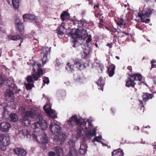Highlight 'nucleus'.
Segmentation results:
<instances>
[{"label": "nucleus", "instance_id": "nucleus-8", "mask_svg": "<svg viewBox=\"0 0 156 156\" xmlns=\"http://www.w3.org/2000/svg\"><path fill=\"white\" fill-rule=\"evenodd\" d=\"M88 47L83 48L84 50L81 54V57L84 59H88L90 56V53L91 49V46L89 44H87Z\"/></svg>", "mask_w": 156, "mask_h": 156}, {"label": "nucleus", "instance_id": "nucleus-23", "mask_svg": "<svg viewBox=\"0 0 156 156\" xmlns=\"http://www.w3.org/2000/svg\"><path fill=\"white\" fill-rule=\"evenodd\" d=\"M64 24V23H62L61 24V25L58 27L56 30L58 31V34L61 35L64 34L63 31L65 29V27L63 25Z\"/></svg>", "mask_w": 156, "mask_h": 156}, {"label": "nucleus", "instance_id": "nucleus-35", "mask_svg": "<svg viewBox=\"0 0 156 156\" xmlns=\"http://www.w3.org/2000/svg\"><path fill=\"white\" fill-rule=\"evenodd\" d=\"M115 66L111 67L108 70V73L110 77H112L114 73Z\"/></svg>", "mask_w": 156, "mask_h": 156}, {"label": "nucleus", "instance_id": "nucleus-36", "mask_svg": "<svg viewBox=\"0 0 156 156\" xmlns=\"http://www.w3.org/2000/svg\"><path fill=\"white\" fill-rule=\"evenodd\" d=\"M20 134L21 135H23L24 137H28L29 135L30 136L28 131L26 129L22 130L20 132Z\"/></svg>", "mask_w": 156, "mask_h": 156}, {"label": "nucleus", "instance_id": "nucleus-22", "mask_svg": "<svg viewBox=\"0 0 156 156\" xmlns=\"http://www.w3.org/2000/svg\"><path fill=\"white\" fill-rule=\"evenodd\" d=\"M23 18L24 19H27L32 20H36L38 19L37 17L35 16L34 15L28 14H26L23 15Z\"/></svg>", "mask_w": 156, "mask_h": 156}, {"label": "nucleus", "instance_id": "nucleus-1", "mask_svg": "<svg viewBox=\"0 0 156 156\" xmlns=\"http://www.w3.org/2000/svg\"><path fill=\"white\" fill-rule=\"evenodd\" d=\"M73 23L74 26L77 27L76 30L72 29L70 31L67 35L71 36L74 39L73 42L74 44L73 47H76V44L77 38L81 39L83 38L82 36L83 33H87L86 28H87V23L86 22L82 21L74 20L73 21Z\"/></svg>", "mask_w": 156, "mask_h": 156}, {"label": "nucleus", "instance_id": "nucleus-44", "mask_svg": "<svg viewBox=\"0 0 156 156\" xmlns=\"http://www.w3.org/2000/svg\"><path fill=\"white\" fill-rule=\"evenodd\" d=\"M107 29L108 30L113 33H115L117 31V29L113 27L107 28Z\"/></svg>", "mask_w": 156, "mask_h": 156}, {"label": "nucleus", "instance_id": "nucleus-48", "mask_svg": "<svg viewBox=\"0 0 156 156\" xmlns=\"http://www.w3.org/2000/svg\"><path fill=\"white\" fill-rule=\"evenodd\" d=\"M67 65L69 67V68L71 70V71L73 70H74V66H75L74 65V64L73 65H71L70 63L68 62L67 63Z\"/></svg>", "mask_w": 156, "mask_h": 156}, {"label": "nucleus", "instance_id": "nucleus-58", "mask_svg": "<svg viewBox=\"0 0 156 156\" xmlns=\"http://www.w3.org/2000/svg\"><path fill=\"white\" fill-rule=\"evenodd\" d=\"M106 46L109 47L110 48H111L112 47V45L110 44H106Z\"/></svg>", "mask_w": 156, "mask_h": 156}, {"label": "nucleus", "instance_id": "nucleus-19", "mask_svg": "<svg viewBox=\"0 0 156 156\" xmlns=\"http://www.w3.org/2000/svg\"><path fill=\"white\" fill-rule=\"evenodd\" d=\"M154 97V95L152 94H150L148 93H144L142 97L143 101L146 102L150 99H152Z\"/></svg>", "mask_w": 156, "mask_h": 156}, {"label": "nucleus", "instance_id": "nucleus-5", "mask_svg": "<svg viewBox=\"0 0 156 156\" xmlns=\"http://www.w3.org/2000/svg\"><path fill=\"white\" fill-rule=\"evenodd\" d=\"M49 128L51 133L56 136L58 135L61 129V127L59 125L53 122L51 123Z\"/></svg>", "mask_w": 156, "mask_h": 156}, {"label": "nucleus", "instance_id": "nucleus-11", "mask_svg": "<svg viewBox=\"0 0 156 156\" xmlns=\"http://www.w3.org/2000/svg\"><path fill=\"white\" fill-rule=\"evenodd\" d=\"M74 65L77 68H80L83 65V68H86V66H88V62L86 61L84 63L83 61L81 59H76L74 61Z\"/></svg>", "mask_w": 156, "mask_h": 156}, {"label": "nucleus", "instance_id": "nucleus-53", "mask_svg": "<svg viewBox=\"0 0 156 156\" xmlns=\"http://www.w3.org/2000/svg\"><path fill=\"white\" fill-rule=\"evenodd\" d=\"M140 105H141V108H144V105L143 104V101H140Z\"/></svg>", "mask_w": 156, "mask_h": 156}, {"label": "nucleus", "instance_id": "nucleus-64", "mask_svg": "<svg viewBox=\"0 0 156 156\" xmlns=\"http://www.w3.org/2000/svg\"><path fill=\"white\" fill-rule=\"evenodd\" d=\"M11 85L12 86V87L14 88H15V87H16V85L15 84H11Z\"/></svg>", "mask_w": 156, "mask_h": 156}, {"label": "nucleus", "instance_id": "nucleus-41", "mask_svg": "<svg viewBox=\"0 0 156 156\" xmlns=\"http://www.w3.org/2000/svg\"><path fill=\"white\" fill-rule=\"evenodd\" d=\"M27 81L29 83H33L34 80L32 75L28 76L26 78Z\"/></svg>", "mask_w": 156, "mask_h": 156}, {"label": "nucleus", "instance_id": "nucleus-3", "mask_svg": "<svg viewBox=\"0 0 156 156\" xmlns=\"http://www.w3.org/2000/svg\"><path fill=\"white\" fill-rule=\"evenodd\" d=\"M10 143L9 137H7L5 135L0 133V148L3 151L6 149V147Z\"/></svg>", "mask_w": 156, "mask_h": 156}, {"label": "nucleus", "instance_id": "nucleus-51", "mask_svg": "<svg viewBox=\"0 0 156 156\" xmlns=\"http://www.w3.org/2000/svg\"><path fill=\"white\" fill-rule=\"evenodd\" d=\"M50 115L51 117L53 119H54L57 118V115L55 114H54L52 112H51Z\"/></svg>", "mask_w": 156, "mask_h": 156}, {"label": "nucleus", "instance_id": "nucleus-47", "mask_svg": "<svg viewBox=\"0 0 156 156\" xmlns=\"http://www.w3.org/2000/svg\"><path fill=\"white\" fill-rule=\"evenodd\" d=\"M15 24L17 26L23 24L22 22L19 19H16L15 21Z\"/></svg>", "mask_w": 156, "mask_h": 156}, {"label": "nucleus", "instance_id": "nucleus-15", "mask_svg": "<svg viewBox=\"0 0 156 156\" xmlns=\"http://www.w3.org/2000/svg\"><path fill=\"white\" fill-rule=\"evenodd\" d=\"M11 127V125L8 122H3L0 124V129L2 132H7Z\"/></svg>", "mask_w": 156, "mask_h": 156}, {"label": "nucleus", "instance_id": "nucleus-25", "mask_svg": "<svg viewBox=\"0 0 156 156\" xmlns=\"http://www.w3.org/2000/svg\"><path fill=\"white\" fill-rule=\"evenodd\" d=\"M87 152V148L86 145L84 144H81L79 152L81 154H84Z\"/></svg>", "mask_w": 156, "mask_h": 156}, {"label": "nucleus", "instance_id": "nucleus-60", "mask_svg": "<svg viewBox=\"0 0 156 156\" xmlns=\"http://www.w3.org/2000/svg\"><path fill=\"white\" fill-rule=\"evenodd\" d=\"M121 32L123 34H126V35H129V33H126V32L125 31H122Z\"/></svg>", "mask_w": 156, "mask_h": 156}, {"label": "nucleus", "instance_id": "nucleus-46", "mask_svg": "<svg viewBox=\"0 0 156 156\" xmlns=\"http://www.w3.org/2000/svg\"><path fill=\"white\" fill-rule=\"evenodd\" d=\"M43 81L44 83H47V84H48L50 82L49 78L47 77H45L44 78Z\"/></svg>", "mask_w": 156, "mask_h": 156}, {"label": "nucleus", "instance_id": "nucleus-59", "mask_svg": "<svg viewBox=\"0 0 156 156\" xmlns=\"http://www.w3.org/2000/svg\"><path fill=\"white\" fill-rule=\"evenodd\" d=\"M156 61L155 60H152L151 61V64H154V63H156Z\"/></svg>", "mask_w": 156, "mask_h": 156}, {"label": "nucleus", "instance_id": "nucleus-26", "mask_svg": "<svg viewBox=\"0 0 156 156\" xmlns=\"http://www.w3.org/2000/svg\"><path fill=\"white\" fill-rule=\"evenodd\" d=\"M55 150L57 154V156H63V149L60 147H56Z\"/></svg>", "mask_w": 156, "mask_h": 156}, {"label": "nucleus", "instance_id": "nucleus-29", "mask_svg": "<svg viewBox=\"0 0 156 156\" xmlns=\"http://www.w3.org/2000/svg\"><path fill=\"white\" fill-rule=\"evenodd\" d=\"M8 37L9 39L13 41H18L22 38L20 36L18 35H10L8 36Z\"/></svg>", "mask_w": 156, "mask_h": 156}, {"label": "nucleus", "instance_id": "nucleus-31", "mask_svg": "<svg viewBox=\"0 0 156 156\" xmlns=\"http://www.w3.org/2000/svg\"><path fill=\"white\" fill-rule=\"evenodd\" d=\"M78 153L76 150L73 148V149L71 150L69 154H67L66 156H77Z\"/></svg>", "mask_w": 156, "mask_h": 156}, {"label": "nucleus", "instance_id": "nucleus-30", "mask_svg": "<svg viewBox=\"0 0 156 156\" xmlns=\"http://www.w3.org/2000/svg\"><path fill=\"white\" fill-rule=\"evenodd\" d=\"M9 119L13 122L17 121L18 119V116L16 114H11L9 117Z\"/></svg>", "mask_w": 156, "mask_h": 156}, {"label": "nucleus", "instance_id": "nucleus-14", "mask_svg": "<svg viewBox=\"0 0 156 156\" xmlns=\"http://www.w3.org/2000/svg\"><path fill=\"white\" fill-rule=\"evenodd\" d=\"M6 74H4L5 75L3 74V73L1 75V76L0 77V86H1L3 83L4 81H7V84L6 85L9 86H10V85L9 83L8 84V82H10V81L8 80V73H7L6 71H5Z\"/></svg>", "mask_w": 156, "mask_h": 156}, {"label": "nucleus", "instance_id": "nucleus-57", "mask_svg": "<svg viewBox=\"0 0 156 156\" xmlns=\"http://www.w3.org/2000/svg\"><path fill=\"white\" fill-rule=\"evenodd\" d=\"M151 64V69L152 68H156V64Z\"/></svg>", "mask_w": 156, "mask_h": 156}, {"label": "nucleus", "instance_id": "nucleus-40", "mask_svg": "<svg viewBox=\"0 0 156 156\" xmlns=\"http://www.w3.org/2000/svg\"><path fill=\"white\" fill-rule=\"evenodd\" d=\"M102 138V136H98L95 137L93 140H92V142L94 143L95 141L98 142H101L100 141V140Z\"/></svg>", "mask_w": 156, "mask_h": 156}, {"label": "nucleus", "instance_id": "nucleus-38", "mask_svg": "<svg viewBox=\"0 0 156 156\" xmlns=\"http://www.w3.org/2000/svg\"><path fill=\"white\" fill-rule=\"evenodd\" d=\"M96 133V130L95 129H90L88 131L87 134L91 136H95Z\"/></svg>", "mask_w": 156, "mask_h": 156}, {"label": "nucleus", "instance_id": "nucleus-28", "mask_svg": "<svg viewBox=\"0 0 156 156\" xmlns=\"http://www.w3.org/2000/svg\"><path fill=\"white\" fill-rule=\"evenodd\" d=\"M21 122L23 125H24L25 126H28L30 125L31 121L28 118H23L21 121Z\"/></svg>", "mask_w": 156, "mask_h": 156}, {"label": "nucleus", "instance_id": "nucleus-56", "mask_svg": "<svg viewBox=\"0 0 156 156\" xmlns=\"http://www.w3.org/2000/svg\"><path fill=\"white\" fill-rule=\"evenodd\" d=\"M111 110L112 111V113L113 114L115 112V110L114 108H112L111 109Z\"/></svg>", "mask_w": 156, "mask_h": 156}, {"label": "nucleus", "instance_id": "nucleus-52", "mask_svg": "<svg viewBox=\"0 0 156 156\" xmlns=\"http://www.w3.org/2000/svg\"><path fill=\"white\" fill-rule=\"evenodd\" d=\"M5 110V108L2 106V104H0V110L4 111Z\"/></svg>", "mask_w": 156, "mask_h": 156}, {"label": "nucleus", "instance_id": "nucleus-6", "mask_svg": "<svg viewBox=\"0 0 156 156\" xmlns=\"http://www.w3.org/2000/svg\"><path fill=\"white\" fill-rule=\"evenodd\" d=\"M34 133L33 137L38 143L46 144L48 142V137H47L46 135L37 136L35 135V132Z\"/></svg>", "mask_w": 156, "mask_h": 156}, {"label": "nucleus", "instance_id": "nucleus-13", "mask_svg": "<svg viewBox=\"0 0 156 156\" xmlns=\"http://www.w3.org/2000/svg\"><path fill=\"white\" fill-rule=\"evenodd\" d=\"M66 138V133H63L58 136L57 138L55 140V142L58 144L62 145L65 142Z\"/></svg>", "mask_w": 156, "mask_h": 156}, {"label": "nucleus", "instance_id": "nucleus-7", "mask_svg": "<svg viewBox=\"0 0 156 156\" xmlns=\"http://www.w3.org/2000/svg\"><path fill=\"white\" fill-rule=\"evenodd\" d=\"M14 94L11 90L7 89L5 94V100L9 102H12L14 101Z\"/></svg>", "mask_w": 156, "mask_h": 156}, {"label": "nucleus", "instance_id": "nucleus-43", "mask_svg": "<svg viewBox=\"0 0 156 156\" xmlns=\"http://www.w3.org/2000/svg\"><path fill=\"white\" fill-rule=\"evenodd\" d=\"M123 19L122 18H120L118 21L116 23L118 26H121L123 24Z\"/></svg>", "mask_w": 156, "mask_h": 156}, {"label": "nucleus", "instance_id": "nucleus-24", "mask_svg": "<svg viewBox=\"0 0 156 156\" xmlns=\"http://www.w3.org/2000/svg\"><path fill=\"white\" fill-rule=\"evenodd\" d=\"M61 18L62 20L64 21L68 19L69 17V13L66 11H64L61 15Z\"/></svg>", "mask_w": 156, "mask_h": 156}, {"label": "nucleus", "instance_id": "nucleus-18", "mask_svg": "<svg viewBox=\"0 0 156 156\" xmlns=\"http://www.w3.org/2000/svg\"><path fill=\"white\" fill-rule=\"evenodd\" d=\"M96 83L98 86V89L103 91V87L105 85V83L102 77H100L96 82Z\"/></svg>", "mask_w": 156, "mask_h": 156}, {"label": "nucleus", "instance_id": "nucleus-27", "mask_svg": "<svg viewBox=\"0 0 156 156\" xmlns=\"http://www.w3.org/2000/svg\"><path fill=\"white\" fill-rule=\"evenodd\" d=\"M120 154H123V151L120 148H119L117 150H114L112 153V156H114L115 155H119Z\"/></svg>", "mask_w": 156, "mask_h": 156}, {"label": "nucleus", "instance_id": "nucleus-55", "mask_svg": "<svg viewBox=\"0 0 156 156\" xmlns=\"http://www.w3.org/2000/svg\"><path fill=\"white\" fill-rule=\"evenodd\" d=\"M88 123L89 127H90V128H91L93 127V125L92 124L91 122H88Z\"/></svg>", "mask_w": 156, "mask_h": 156}, {"label": "nucleus", "instance_id": "nucleus-54", "mask_svg": "<svg viewBox=\"0 0 156 156\" xmlns=\"http://www.w3.org/2000/svg\"><path fill=\"white\" fill-rule=\"evenodd\" d=\"M127 69H128L130 72H131L132 70V67L130 66H128L127 67Z\"/></svg>", "mask_w": 156, "mask_h": 156}, {"label": "nucleus", "instance_id": "nucleus-17", "mask_svg": "<svg viewBox=\"0 0 156 156\" xmlns=\"http://www.w3.org/2000/svg\"><path fill=\"white\" fill-rule=\"evenodd\" d=\"M134 81L135 80L133 79V78H131V76H129L126 80V86L128 87H131L134 88L136 84V83Z\"/></svg>", "mask_w": 156, "mask_h": 156}, {"label": "nucleus", "instance_id": "nucleus-32", "mask_svg": "<svg viewBox=\"0 0 156 156\" xmlns=\"http://www.w3.org/2000/svg\"><path fill=\"white\" fill-rule=\"evenodd\" d=\"M84 34H85V35L87 36V40L86 41V43L84 44L85 47H88L87 44H89L90 46L91 45L89 44V43L92 40L91 36L90 34H87V33L86 34L83 33Z\"/></svg>", "mask_w": 156, "mask_h": 156}, {"label": "nucleus", "instance_id": "nucleus-21", "mask_svg": "<svg viewBox=\"0 0 156 156\" xmlns=\"http://www.w3.org/2000/svg\"><path fill=\"white\" fill-rule=\"evenodd\" d=\"M8 3L10 5L12 4L13 7L16 9H17L19 6V0H6Z\"/></svg>", "mask_w": 156, "mask_h": 156}, {"label": "nucleus", "instance_id": "nucleus-9", "mask_svg": "<svg viewBox=\"0 0 156 156\" xmlns=\"http://www.w3.org/2000/svg\"><path fill=\"white\" fill-rule=\"evenodd\" d=\"M38 67H39L38 66ZM33 73H32V75L33 76V80L35 81L38 80L39 78L43 74V71L42 69L40 67H39L37 72L35 69H33Z\"/></svg>", "mask_w": 156, "mask_h": 156}, {"label": "nucleus", "instance_id": "nucleus-20", "mask_svg": "<svg viewBox=\"0 0 156 156\" xmlns=\"http://www.w3.org/2000/svg\"><path fill=\"white\" fill-rule=\"evenodd\" d=\"M128 75L129 76H131V78H132L135 81H141L142 80V76L140 74L134 73L129 74V73H128Z\"/></svg>", "mask_w": 156, "mask_h": 156}, {"label": "nucleus", "instance_id": "nucleus-33", "mask_svg": "<svg viewBox=\"0 0 156 156\" xmlns=\"http://www.w3.org/2000/svg\"><path fill=\"white\" fill-rule=\"evenodd\" d=\"M17 29L21 34H24V26L23 24L17 26Z\"/></svg>", "mask_w": 156, "mask_h": 156}, {"label": "nucleus", "instance_id": "nucleus-4", "mask_svg": "<svg viewBox=\"0 0 156 156\" xmlns=\"http://www.w3.org/2000/svg\"><path fill=\"white\" fill-rule=\"evenodd\" d=\"M40 118H39V120L35 122L33 126L34 129L36 128L41 129L42 130H45L46 129L48 126V124L46 121L44 120L40 119Z\"/></svg>", "mask_w": 156, "mask_h": 156}, {"label": "nucleus", "instance_id": "nucleus-2", "mask_svg": "<svg viewBox=\"0 0 156 156\" xmlns=\"http://www.w3.org/2000/svg\"><path fill=\"white\" fill-rule=\"evenodd\" d=\"M86 122L82 119H78L76 115H73L70 118L68 122V124L70 125L69 127H73L75 125H77V130L78 131V133H81L84 129H87V128L85 127Z\"/></svg>", "mask_w": 156, "mask_h": 156}, {"label": "nucleus", "instance_id": "nucleus-49", "mask_svg": "<svg viewBox=\"0 0 156 156\" xmlns=\"http://www.w3.org/2000/svg\"><path fill=\"white\" fill-rule=\"evenodd\" d=\"M150 21V19L148 18H147L145 20V19H142L141 20V22L142 23H149Z\"/></svg>", "mask_w": 156, "mask_h": 156}, {"label": "nucleus", "instance_id": "nucleus-34", "mask_svg": "<svg viewBox=\"0 0 156 156\" xmlns=\"http://www.w3.org/2000/svg\"><path fill=\"white\" fill-rule=\"evenodd\" d=\"M48 51L45 50V54H44L43 55V57L42 58V61L43 62V64H45V63L48 61L47 58V55L48 54Z\"/></svg>", "mask_w": 156, "mask_h": 156}, {"label": "nucleus", "instance_id": "nucleus-42", "mask_svg": "<svg viewBox=\"0 0 156 156\" xmlns=\"http://www.w3.org/2000/svg\"><path fill=\"white\" fill-rule=\"evenodd\" d=\"M34 86L33 83H28L26 85V88L27 90H30Z\"/></svg>", "mask_w": 156, "mask_h": 156}, {"label": "nucleus", "instance_id": "nucleus-10", "mask_svg": "<svg viewBox=\"0 0 156 156\" xmlns=\"http://www.w3.org/2000/svg\"><path fill=\"white\" fill-rule=\"evenodd\" d=\"M139 10V12L138 13V16L141 18V20L142 19H145L146 18L149 17L150 16L151 14L152 10Z\"/></svg>", "mask_w": 156, "mask_h": 156}, {"label": "nucleus", "instance_id": "nucleus-16", "mask_svg": "<svg viewBox=\"0 0 156 156\" xmlns=\"http://www.w3.org/2000/svg\"><path fill=\"white\" fill-rule=\"evenodd\" d=\"M13 151L18 156H25L27 154V152L25 150L20 147L15 148Z\"/></svg>", "mask_w": 156, "mask_h": 156}, {"label": "nucleus", "instance_id": "nucleus-61", "mask_svg": "<svg viewBox=\"0 0 156 156\" xmlns=\"http://www.w3.org/2000/svg\"><path fill=\"white\" fill-rule=\"evenodd\" d=\"M23 38L21 39V40H20V43L19 44V46H21V44L22 43V42H23Z\"/></svg>", "mask_w": 156, "mask_h": 156}, {"label": "nucleus", "instance_id": "nucleus-62", "mask_svg": "<svg viewBox=\"0 0 156 156\" xmlns=\"http://www.w3.org/2000/svg\"><path fill=\"white\" fill-rule=\"evenodd\" d=\"M98 7H99V5H97L94 6L93 8H94V9H96V8H98Z\"/></svg>", "mask_w": 156, "mask_h": 156}, {"label": "nucleus", "instance_id": "nucleus-45", "mask_svg": "<svg viewBox=\"0 0 156 156\" xmlns=\"http://www.w3.org/2000/svg\"><path fill=\"white\" fill-rule=\"evenodd\" d=\"M69 144L70 147H73L75 146V142L72 139H70L69 142Z\"/></svg>", "mask_w": 156, "mask_h": 156}, {"label": "nucleus", "instance_id": "nucleus-39", "mask_svg": "<svg viewBox=\"0 0 156 156\" xmlns=\"http://www.w3.org/2000/svg\"><path fill=\"white\" fill-rule=\"evenodd\" d=\"M46 105H44L43 107V108L45 112L49 115H50L51 113V108L50 107V109H49L48 108H46Z\"/></svg>", "mask_w": 156, "mask_h": 156}, {"label": "nucleus", "instance_id": "nucleus-63", "mask_svg": "<svg viewBox=\"0 0 156 156\" xmlns=\"http://www.w3.org/2000/svg\"><path fill=\"white\" fill-rule=\"evenodd\" d=\"M144 82H141V81H139V82L138 83V84L139 85H141L142 83H143Z\"/></svg>", "mask_w": 156, "mask_h": 156}, {"label": "nucleus", "instance_id": "nucleus-12", "mask_svg": "<svg viewBox=\"0 0 156 156\" xmlns=\"http://www.w3.org/2000/svg\"><path fill=\"white\" fill-rule=\"evenodd\" d=\"M23 115L24 116V118H27L28 117H30L35 119L36 117H38V118H40L41 117L40 114H38L37 115L35 114L34 113L31 111H26L23 113Z\"/></svg>", "mask_w": 156, "mask_h": 156}, {"label": "nucleus", "instance_id": "nucleus-37", "mask_svg": "<svg viewBox=\"0 0 156 156\" xmlns=\"http://www.w3.org/2000/svg\"><path fill=\"white\" fill-rule=\"evenodd\" d=\"M94 13L95 16L98 18H100L103 14L102 11L101 10H95Z\"/></svg>", "mask_w": 156, "mask_h": 156}, {"label": "nucleus", "instance_id": "nucleus-50", "mask_svg": "<svg viewBox=\"0 0 156 156\" xmlns=\"http://www.w3.org/2000/svg\"><path fill=\"white\" fill-rule=\"evenodd\" d=\"M55 153L53 151H50L48 153V156H55Z\"/></svg>", "mask_w": 156, "mask_h": 156}]
</instances>
